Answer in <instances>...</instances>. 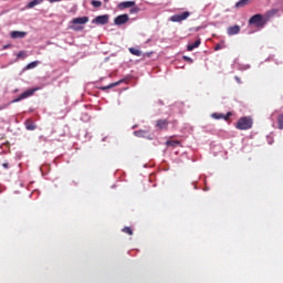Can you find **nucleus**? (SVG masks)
Masks as SVG:
<instances>
[{"mask_svg": "<svg viewBox=\"0 0 283 283\" xmlns=\"http://www.w3.org/2000/svg\"><path fill=\"white\" fill-rule=\"evenodd\" d=\"M92 23H95V25H107V23H109V15H97L94 20H92Z\"/></svg>", "mask_w": 283, "mask_h": 283, "instance_id": "nucleus-4", "label": "nucleus"}, {"mask_svg": "<svg viewBox=\"0 0 283 283\" xmlns=\"http://www.w3.org/2000/svg\"><path fill=\"white\" fill-rule=\"evenodd\" d=\"M212 118H214L216 120H220V118H224V114L214 113L212 114Z\"/></svg>", "mask_w": 283, "mask_h": 283, "instance_id": "nucleus-23", "label": "nucleus"}, {"mask_svg": "<svg viewBox=\"0 0 283 283\" xmlns=\"http://www.w3.org/2000/svg\"><path fill=\"white\" fill-rule=\"evenodd\" d=\"M134 134L137 138H149V132L147 130H136Z\"/></svg>", "mask_w": 283, "mask_h": 283, "instance_id": "nucleus-13", "label": "nucleus"}, {"mask_svg": "<svg viewBox=\"0 0 283 283\" xmlns=\"http://www.w3.org/2000/svg\"><path fill=\"white\" fill-rule=\"evenodd\" d=\"M134 6H136V1H124L120 2L117 8L118 10H125L127 8H134Z\"/></svg>", "mask_w": 283, "mask_h": 283, "instance_id": "nucleus-11", "label": "nucleus"}, {"mask_svg": "<svg viewBox=\"0 0 283 283\" xmlns=\"http://www.w3.org/2000/svg\"><path fill=\"white\" fill-rule=\"evenodd\" d=\"M189 17H191V13L189 11H185L184 13L172 15L170 21L174 23H180V21H187Z\"/></svg>", "mask_w": 283, "mask_h": 283, "instance_id": "nucleus-3", "label": "nucleus"}, {"mask_svg": "<svg viewBox=\"0 0 283 283\" xmlns=\"http://www.w3.org/2000/svg\"><path fill=\"white\" fill-rule=\"evenodd\" d=\"M227 34H228V36H233L235 34H240V25L234 24L232 27H229L227 29Z\"/></svg>", "mask_w": 283, "mask_h": 283, "instance_id": "nucleus-8", "label": "nucleus"}, {"mask_svg": "<svg viewBox=\"0 0 283 283\" xmlns=\"http://www.w3.org/2000/svg\"><path fill=\"white\" fill-rule=\"evenodd\" d=\"M151 54H154V52L142 53V56H147L149 59V56H151Z\"/></svg>", "mask_w": 283, "mask_h": 283, "instance_id": "nucleus-29", "label": "nucleus"}, {"mask_svg": "<svg viewBox=\"0 0 283 283\" xmlns=\"http://www.w3.org/2000/svg\"><path fill=\"white\" fill-rule=\"evenodd\" d=\"M156 127L158 128V129H165V130H167L168 129V127H169V120H167V119H158L157 122H156Z\"/></svg>", "mask_w": 283, "mask_h": 283, "instance_id": "nucleus-10", "label": "nucleus"}, {"mask_svg": "<svg viewBox=\"0 0 283 283\" xmlns=\"http://www.w3.org/2000/svg\"><path fill=\"white\" fill-rule=\"evenodd\" d=\"M184 61H187V63H193V59H191L187 55H184Z\"/></svg>", "mask_w": 283, "mask_h": 283, "instance_id": "nucleus-26", "label": "nucleus"}, {"mask_svg": "<svg viewBox=\"0 0 283 283\" xmlns=\"http://www.w3.org/2000/svg\"><path fill=\"white\" fill-rule=\"evenodd\" d=\"M36 65H39V61L31 62L25 66V70H34Z\"/></svg>", "mask_w": 283, "mask_h": 283, "instance_id": "nucleus-20", "label": "nucleus"}, {"mask_svg": "<svg viewBox=\"0 0 283 283\" xmlns=\"http://www.w3.org/2000/svg\"><path fill=\"white\" fill-rule=\"evenodd\" d=\"M25 127H27V129H28L29 132H34V129H36V125H35L34 122L31 120V119H28V120L25 122Z\"/></svg>", "mask_w": 283, "mask_h": 283, "instance_id": "nucleus-14", "label": "nucleus"}, {"mask_svg": "<svg viewBox=\"0 0 283 283\" xmlns=\"http://www.w3.org/2000/svg\"><path fill=\"white\" fill-rule=\"evenodd\" d=\"M28 56L24 51H20L17 55L18 59H25Z\"/></svg>", "mask_w": 283, "mask_h": 283, "instance_id": "nucleus-24", "label": "nucleus"}, {"mask_svg": "<svg viewBox=\"0 0 283 283\" xmlns=\"http://www.w3.org/2000/svg\"><path fill=\"white\" fill-rule=\"evenodd\" d=\"M235 127L241 130L251 129L253 127V119H251V117H241Z\"/></svg>", "mask_w": 283, "mask_h": 283, "instance_id": "nucleus-2", "label": "nucleus"}, {"mask_svg": "<svg viewBox=\"0 0 283 283\" xmlns=\"http://www.w3.org/2000/svg\"><path fill=\"white\" fill-rule=\"evenodd\" d=\"M120 83H123V81H118V82L112 83V84H109L107 86H102L99 90L105 92V90H112V87H116V86L120 85Z\"/></svg>", "mask_w": 283, "mask_h": 283, "instance_id": "nucleus-17", "label": "nucleus"}, {"mask_svg": "<svg viewBox=\"0 0 283 283\" xmlns=\"http://www.w3.org/2000/svg\"><path fill=\"white\" fill-rule=\"evenodd\" d=\"M128 51L130 52V54H133V56H143V51H140L139 49L129 48Z\"/></svg>", "mask_w": 283, "mask_h": 283, "instance_id": "nucleus-16", "label": "nucleus"}, {"mask_svg": "<svg viewBox=\"0 0 283 283\" xmlns=\"http://www.w3.org/2000/svg\"><path fill=\"white\" fill-rule=\"evenodd\" d=\"M139 9L137 7L130 9L132 14L138 13Z\"/></svg>", "mask_w": 283, "mask_h": 283, "instance_id": "nucleus-27", "label": "nucleus"}, {"mask_svg": "<svg viewBox=\"0 0 283 283\" xmlns=\"http://www.w3.org/2000/svg\"><path fill=\"white\" fill-rule=\"evenodd\" d=\"M200 43H202V41L200 39H197L195 41V43L188 44V46H187L188 52H193V50H196V48H200Z\"/></svg>", "mask_w": 283, "mask_h": 283, "instance_id": "nucleus-12", "label": "nucleus"}, {"mask_svg": "<svg viewBox=\"0 0 283 283\" xmlns=\"http://www.w3.org/2000/svg\"><path fill=\"white\" fill-rule=\"evenodd\" d=\"M123 233H127V235H134V230H132V228L129 227H125L123 228Z\"/></svg>", "mask_w": 283, "mask_h": 283, "instance_id": "nucleus-21", "label": "nucleus"}, {"mask_svg": "<svg viewBox=\"0 0 283 283\" xmlns=\"http://www.w3.org/2000/svg\"><path fill=\"white\" fill-rule=\"evenodd\" d=\"M271 17H273L272 11L268 12L265 17L260 13H256L250 18L249 24L254 25V28H264V25L269 23Z\"/></svg>", "mask_w": 283, "mask_h": 283, "instance_id": "nucleus-1", "label": "nucleus"}, {"mask_svg": "<svg viewBox=\"0 0 283 283\" xmlns=\"http://www.w3.org/2000/svg\"><path fill=\"white\" fill-rule=\"evenodd\" d=\"M11 39H25L28 36V32L25 31H12L10 33Z\"/></svg>", "mask_w": 283, "mask_h": 283, "instance_id": "nucleus-9", "label": "nucleus"}, {"mask_svg": "<svg viewBox=\"0 0 283 283\" xmlns=\"http://www.w3.org/2000/svg\"><path fill=\"white\" fill-rule=\"evenodd\" d=\"M36 92L35 88L28 90L19 95L18 98L13 99V103H19L20 101H23L25 98H30V96H34V93Z\"/></svg>", "mask_w": 283, "mask_h": 283, "instance_id": "nucleus-5", "label": "nucleus"}, {"mask_svg": "<svg viewBox=\"0 0 283 283\" xmlns=\"http://www.w3.org/2000/svg\"><path fill=\"white\" fill-rule=\"evenodd\" d=\"M167 147H178L180 143L178 140H167L166 142Z\"/></svg>", "mask_w": 283, "mask_h": 283, "instance_id": "nucleus-19", "label": "nucleus"}, {"mask_svg": "<svg viewBox=\"0 0 283 283\" xmlns=\"http://www.w3.org/2000/svg\"><path fill=\"white\" fill-rule=\"evenodd\" d=\"M249 3H251V0H240L235 3L234 8H244L245 6H249Z\"/></svg>", "mask_w": 283, "mask_h": 283, "instance_id": "nucleus-15", "label": "nucleus"}, {"mask_svg": "<svg viewBox=\"0 0 283 283\" xmlns=\"http://www.w3.org/2000/svg\"><path fill=\"white\" fill-rule=\"evenodd\" d=\"M72 23L74 25H85V23H90V18L88 17L75 18L72 20Z\"/></svg>", "mask_w": 283, "mask_h": 283, "instance_id": "nucleus-7", "label": "nucleus"}, {"mask_svg": "<svg viewBox=\"0 0 283 283\" xmlns=\"http://www.w3.org/2000/svg\"><path fill=\"white\" fill-rule=\"evenodd\" d=\"M129 21L128 14H120L114 19L115 25H125Z\"/></svg>", "mask_w": 283, "mask_h": 283, "instance_id": "nucleus-6", "label": "nucleus"}, {"mask_svg": "<svg viewBox=\"0 0 283 283\" xmlns=\"http://www.w3.org/2000/svg\"><path fill=\"white\" fill-rule=\"evenodd\" d=\"M218 50H222V45L217 44V45L214 46V51L218 52Z\"/></svg>", "mask_w": 283, "mask_h": 283, "instance_id": "nucleus-30", "label": "nucleus"}, {"mask_svg": "<svg viewBox=\"0 0 283 283\" xmlns=\"http://www.w3.org/2000/svg\"><path fill=\"white\" fill-rule=\"evenodd\" d=\"M2 167L4 169H10V164L8 161H6V163L2 164Z\"/></svg>", "mask_w": 283, "mask_h": 283, "instance_id": "nucleus-28", "label": "nucleus"}, {"mask_svg": "<svg viewBox=\"0 0 283 283\" xmlns=\"http://www.w3.org/2000/svg\"><path fill=\"white\" fill-rule=\"evenodd\" d=\"M41 3H43V0H33L28 3V8L32 9V8H35V6H41Z\"/></svg>", "mask_w": 283, "mask_h": 283, "instance_id": "nucleus-18", "label": "nucleus"}, {"mask_svg": "<svg viewBox=\"0 0 283 283\" xmlns=\"http://www.w3.org/2000/svg\"><path fill=\"white\" fill-rule=\"evenodd\" d=\"M49 3H59V1H62V0H48Z\"/></svg>", "mask_w": 283, "mask_h": 283, "instance_id": "nucleus-31", "label": "nucleus"}, {"mask_svg": "<svg viewBox=\"0 0 283 283\" xmlns=\"http://www.w3.org/2000/svg\"><path fill=\"white\" fill-rule=\"evenodd\" d=\"M91 6L93 8H101V6H103V2H101L98 0H92Z\"/></svg>", "mask_w": 283, "mask_h": 283, "instance_id": "nucleus-22", "label": "nucleus"}, {"mask_svg": "<svg viewBox=\"0 0 283 283\" xmlns=\"http://www.w3.org/2000/svg\"><path fill=\"white\" fill-rule=\"evenodd\" d=\"M233 114L231 112H228L227 115H223V120H229Z\"/></svg>", "mask_w": 283, "mask_h": 283, "instance_id": "nucleus-25", "label": "nucleus"}, {"mask_svg": "<svg viewBox=\"0 0 283 283\" xmlns=\"http://www.w3.org/2000/svg\"><path fill=\"white\" fill-rule=\"evenodd\" d=\"M235 81H238V83H240V77H235Z\"/></svg>", "mask_w": 283, "mask_h": 283, "instance_id": "nucleus-32", "label": "nucleus"}]
</instances>
